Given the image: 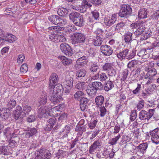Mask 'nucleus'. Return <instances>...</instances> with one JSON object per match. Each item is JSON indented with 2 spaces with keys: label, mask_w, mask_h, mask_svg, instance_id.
<instances>
[{
  "label": "nucleus",
  "mask_w": 159,
  "mask_h": 159,
  "mask_svg": "<svg viewBox=\"0 0 159 159\" xmlns=\"http://www.w3.org/2000/svg\"><path fill=\"white\" fill-rule=\"evenodd\" d=\"M69 18L76 25L82 27L84 25V22L83 16L80 13L77 12H73L69 15Z\"/></svg>",
  "instance_id": "f257e3e1"
},
{
  "label": "nucleus",
  "mask_w": 159,
  "mask_h": 159,
  "mask_svg": "<svg viewBox=\"0 0 159 159\" xmlns=\"http://www.w3.org/2000/svg\"><path fill=\"white\" fill-rule=\"evenodd\" d=\"M136 54V50H133L132 51L129 48H124L117 54V57L122 61L124 59L129 60L135 56Z\"/></svg>",
  "instance_id": "f03ea898"
},
{
  "label": "nucleus",
  "mask_w": 159,
  "mask_h": 159,
  "mask_svg": "<svg viewBox=\"0 0 159 159\" xmlns=\"http://www.w3.org/2000/svg\"><path fill=\"white\" fill-rule=\"evenodd\" d=\"M132 9L129 5H122L121 6L118 15L121 17L127 18L131 15Z\"/></svg>",
  "instance_id": "7ed1b4c3"
},
{
  "label": "nucleus",
  "mask_w": 159,
  "mask_h": 159,
  "mask_svg": "<svg viewBox=\"0 0 159 159\" xmlns=\"http://www.w3.org/2000/svg\"><path fill=\"white\" fill-rule=\"evenodd\" d=\"M86 37L84 34L81 33H75L72 39V43L75 44L85 42Z\"/></svg>",
  "instance_id": "20e7f679"
},
{
  "label": "nucleus",
  "mask_w": 159,
  "mask_h": 159,
  "mask_svg": "<svg viewBox=\"0 0 159 159\" xmlns=\"http://www.w3.org/2000/svg\"><path fill=\"white\" fill-rule=\"evenodd\" d=\"M155 109H149L147 111L142 110L139 114V118L141 120H149L154 114Z\"/></svg>",
  "instance_id": "39448f33"
},
{
  "label": "nucleus",
  "mask_w": 159,
  "mask_h": 159,
  "mask_svg": "<svg viewBox=\"0 0 159 159\" xmlns=\"http://www.w3.org/2000/svg\"><path fill=\"white\" fill-rule=\"evenodd\" d=\"M60 48L61 51L65 55L71 56L73 54V50L71 47L67 44L64 43H61Z\"/></svg>",
  "instance_id": "423d86ee"
},
{
  "label": "nucleus",
  "mask_w": 159,
  "mask_h": 159,
  "mask_svg": "<svg viewBox=\"0 0 159 159\" xmlns=\"http://www.w3.org/2000/svg\"><path fill=\"white\" fill-rule=\"evenodd\" d=\"M99 78L101 81H103L108 78V77L106 74L104 72H102L100 74L98 73L94 75H90L88 81L92 82L93 80H97Z\"/></svg>",
  "instance_id": "0eeeda50"
},
{
  "label": "nucleus",
  "mask_w": 159,
  "mask_h": 159,
  "mask_svg": "<svg viewBox=\"0 0 159 159\" xmlns=\"http://www.w3.org/2000/svg\"><path fill=\"white\" fill-rule=\"evenodd\" d=\"M116 15L113 14L111 17L107 16L104 19V23L107 26H110L113 24L116 20Z\"/></svg>",
  "instance_id": "6e6552de"
},
{
  "label": "nucleus",
  "mask_w": 159,
  "mask_h": 159,
  "mask_svg": "<svg viewBox=\"0 0 159 159\" xmlns=\"http://www.w3.org/2000/svg\"><path fill=\"white\" fill-rule=\"evenodd\" d=\"M84 53L85 56H83L82 57L79 58L77 60L78 61H81L84 60H87L88 57H93L95 54L94 50L91 48H90L88 50L84 51Z\"/></svg>",
  "instance_id": "1a4fd4ad"
},
{
  "label": "nucleus",
  "mask_w": 159,
  "mask_h": 159,
  "mask_svg": "<svg viewBox=\"0 0 159 159\" xmlns=\"http://www.w3.org/2000/svg\"><path fill=\"white\" fill-rule=\"evenodd\" d=\"M100 50L102 53L106 56H110L113 52L111 48L107 45H103L101 46Z\"/></svg>",
  "instance_id": "9d476101"
},
{
  "label": "nucleus",
  "mask_w": 159,
  "mask_h": 159,
  "mask_svg": "<svg viewBox=\"0 0 159 159\" xmlns=\"http://www.w3.org/2000/svg\"><path fill=\"white\" fill-rule=\"evenodd\" d=\"M102 143L101 141L98 140L95 141L93 143L90 147L89 149V152L90 154H93L101 146Z\"/></svg>",
  "instance_id": "9b49d317"
},
{
  "label": "nucleus",
  "mask_w": 159,
  "mask_h": 159,
  "mask_svg": "<svg viewBox=\"0 0 159 159\" xmlns=\"http://www.w3.org/2000/svg\"><path fill=\"white\" fill-rule=\"evenodd\" d=\"M62 88V85L61 84H58V85L55 84L53 87L49 88V94H53V93L58 94L61 92Z\"/></svg>",
  "instance_id": "f8f14e48"
},
{
  "label": "nucleus",
  "mask_w": 159,
  "mask_h": 159,
  "mask_svg": "<svg viewBox=\"0 0 159 159\" xmlns=\"http://www.w3.org/2000/svg\"><path fill=\"white\" fill-rule=\"evenodd\" d=\"M58 79L57 75L55 73H52L49 78V88L53 87L57 83Z\"/></svg>",
  "instance_id": "ddd939ff"
},
{
  "label": "nucleus",
  "mask_w": 159,
  "mask_h": 159,
  "mask_svg": "<svg viewBox=\"0 0 159 159\" xmlns=\"http://www.w3.org/2000/svg\"><path fill=\"white\" fill-rule=\"evenodd\" d=\"M89 99L86 98L81 97L80 100V106L81 111H84L87 107Z\"/></svg>",
  "instance_id": "4468645a"
},
{
  "label": "nucleus",
  "mask_w": 159,
  "mask_h": 159,
  "mask_svg": "<svg viewBox=\"0 0 159 159\" xmlns=\"http://www.w3.org/2000/svg\"><path fill=\"white\" fill-rule=\"evenodd\" d=\"M49 94L51 97L50 100L54 104L60 102L61 100V96L60 94L56 93Z\"/></svg>",
  "instance_id": "2eb2a0df"
},
{
  "label": "nucleus",
  "mask_w": 159,
  "mask_h": 159,
  "mask_svg": "<svg viewBox=\"0 0 159 159\" xmlns=\"http://www.w3.org/2000/svg\"><path fill=\"white\" fill-rule=\"evenodd\" d=\"M137 28V29L134 33V34L136 36H138L139 35H141L145 29L144 23H138Z\"/></svg>",
  "instance_id": "dca6fc26"
},
{
  "label": "nucleus",
  "mask_w": 159,
  "mask_h": 159,
  "mask_svg": "<svg viewBox=\"0 0 159 159\" xmlns=\"http://www.w3.org/2000/svg\"><path fill=\"white\" fill-rule=\"evenodd\" d=\"M90 86L94 88L97 91H101L103 89V85L100 82L94 81L90 84Z\"/></svg>",
  "instance_id": "f3484780"
},
{
  "label": "nucleus",
  "mask_w": 159,
  "mask_h": 159,
  "mask_svg": "<svg viewBox=\"0 0 159 159\" xmlns=\"http://www.w3.org/2000/svg\"><path fill=\"white\" fill-rule=\"evenodd\" d=\"M157 74V71L155 68H153L148 70L144 76V78L149 79V78H153Z\"/></svg>",
  "instance_id": "a211bd4d"
},
{
  "label": "nucleus",
  "mask_w": 159,
  "mask_h": 159,
  "mask_svg": "<svg viewBox=\"0 0 159 159\" xmlns=\"http://www.w3.org/2000/svg\"><path fill=\"white\" fill-rule=\"evenodd\" d=\"M99 69V66L97 63H94L91 64L89 67V70L90 75L95 74Z\"/></svg>",
  "instance_id": "6ab92c4d"
},
{
  "label": "nucleus",
  "mask_w": 159,
  "mask_h": 159,
  "mask_svg": "<svg viewBox=\"0 0 159 159\" xmlns=\"http://www.w3.org/2000/svg\"><path fill=\"white\" fill-rule=\"evenodd\" d=\"M48 108L46 107L39 108L38 110V116L40 118H42L44 116L48 111Z\"/></svg>",
  "instance_id": "aec40b11"
},
{
  "label": "nucleus",
  "mask_w": 159,
  "mask_h": 159,
  "mask_svg": "<svg viewBox=\"0 0 159 159\" xmlns=\"http://www.w3.org/2000/svg\"><path fill=\"white\" fill-rule=\"evenodd\" d=\"M114 87V85L111 81H107L103 85V89L105 91H108L111 90Z\"/></svg>",
  "instance_id": "412c9836"
},
{
  "label": "nucleus",
  "mask_w": 159,
  "mask_h": 159,
  "mask_svg": "<svg viewBox=\"0 0 159 159\" xmlns=\"http://www.w3.org/2000/svg\"><path fill=\"white\" fill-rule=\"evenodd\" d=\"M104 100V96L101 95L97 96L95 98V103L98 106L102 105Z\"/></svg>",
  "instance_id": "4be33fe9"
},
{
  "label": "nucleus",
  "mask_w": 159,
  "mask_h": 159,
  "mask_svg": "<svg viewBox=\"0 0 159 159\" xmlns=\"http://www.w3.org/2000/svg\"><path fill=\"white\" fill-rule=\"evenodd\" d=\"M132 34L129 32H126L124 35V40L126 43H130L132 40Z\"/></svg>",
  "instance_id": "5701e85b"
},
{
  "label": "nucleus",
  "mask_w": 159,
  "mask_h": 159,
  "mask_svg": "<svg viewBox=\"0 0 159 159\" xmlns=\"http://www.w3.org/2000/svg\"><path fill=\"white\" fill-rule=\"evenodd\" d=\"M16 39V37L11 34H6L5 40L10 43H12L15 41Z\"/></svg>",
  "instance_id": "b1692460"
},
{
  "label": "nucleus",
  "mask_w": 159,
  "mask_h": 159,
  "mask_svg": "<svg viewBox=\"0 0 159 159\" xmlns=\"http://www.w3.org/2000/svg\"><path fill=\"white\" fill-rule=\"evenodd\" d=\"M57 12L60 16H65L68 14V11L66 8L62 7L58 9Z\"/></svg>",
  "instance_id": "393cba45"
},
{
  "label": "nucleus",
  "mask_w": 159,
  "mask_h": 159,
  "mask_svg": "<svg viewBox=\"0 0 159 159\" xmlns=\"http://www.w3.org/2000/svg\"><path fill=\"white\" fill-rule=\"evenodd\" d=\"M125 26V24L123 22H121L117 24L116 27L114 26L112 27L115 28V31L118 32L119 30H122L123 29Z\"/></svg>",
  "instance_id": "a878e982"
},
{
  "label": "nucleus",
  "mask_w": 159,
  "mask_h": 159,
  "mask_svg": "<svg viewBox=\"0 0 159 159\" xmlns=\"http://www.w3.org/2000/svg\"><path fill=\"white\" fill-rule=\"evenodd\" d=\"M103 41L102 38L99 36H97L96 38L93 40V44L95 46H98L101 45Z\"/></svg>",
  "instance_id": "bb28decb"
},
{
  "label": "nucleus",
  "mask_w": 159,
  "mask_h": 159,
  "mask_svg": "<svg viewBox=\"0 0 159 159\" xmlns=\"http://www.w3.org/2000/svg\"><path fill=\"white\" fill-rule=\"evenodd\" d=\"M0 152L2 154L6 155L9 154V148L7 146L3 145L0 147Z\"/></svg>",
  "instance_id": "cd10ccee"
},
{
  "label": "nucleus",
  "mask_w": 159,
  "mask_h": 159,
  "mask_svg": "<svg viewBox=\"0 0 159 159\" xmlns=\"http://www.w3.org/2000/svg\"><path fill=\"white\" fill-rule=\"evenodd\" d=\"M90 89H87L86 91L87 94L90 96H93L96 93L97 90L93 88L90 86V84L89 85Z\"/></svg>",
  "instance_id": "c85d7f7f"
},
{
  "label": "nucleus",
  "mask_w": 159,
  "mask_h": 159,
  "mask_svg": "<svg viewBox=\"0 0 159 159\" xmlns=\"http://www.w3.org/2000/svg\"><path fill=\"white\" fill-rule=\"evenodd\" d=\"M37 132V129L36 128H30V129L28 130L26 134V137L28 138H30L35 134Z\"/></svg>",
  "instance_id": "c756f323"
},
{
  "label": "nucleus",
  "mask_w": 159,
  "mask_h": 159,
  "mask_svg": "<svg viewBox=\"0 0 159 159\" xmlns=\"http://www.w3.org/2000/svg\"><path fill=\"white\" fill-rule=\"evenodd\" d=\"M147 12L144 8L141 9L139 11L138 16L141 18H145L147 17Z\"/></svg>",
  "instance_id": "7c9ffc66"
},
{
  "label": "nucleus",
  "mask_w": 159,
  "mask_h": 159,
  "mask_svg": "<svg viewBox=\"0 0 159 159\" xmlns=\"http://www.w3.org/2000/svg\"><path fill=\"white\" fill-rule=\"evenodd\" d=\"M86 74V71L84 69L79 70L76 73V76L79 78L84 77Z\"/></svg>",
  "instance_id": "2f4dec72"
},
{
  "label": "nucleus",
  "mask_w": 159,
  "mask_h": 159,
  "mask_svg": "<svg viewBox=\"0 0 159 159\" xmlns=\"http://www.w3.org/2000/svg\"><path fill=\"white\" fill-rule=\"evenodd\" d=\"M47 95L46 94L42 95L39 100V104L43 105L45 104L47 102Z\"/></svg>",
  "instance_id": "473e14b6"
},
{
  "label": "nucleus",
  "mask_w": 159,
  "mask_h": 159,
  "mask_svg": "<svg viewBox=\"0 0 159 159\" xmlns=\"http://www.w3.org/2000/svg\"><path fill=\"white\" fill-rule=\"evenodd\" d=\"M16 111L17 113L16 115L15 116V119L17 120L19 119L20 116V114L21 113L23 112V109H22L21 106H18L16 108Z\"/></svg>",
  "instance_id": "72a5a7b5"
},
{
  "label": "nucleus",
  "mask_w": 159,
  "mask_h": 159,
  "mask_svg": "<svg viewBox=\"0 0 159 159\" xmlns=\"http://www.w3.org/2000/svg\"><path fill=\"white\" fill-rule=\"evenodd\" d=\"M66 20L65 19H62L59 16L58 17L56 25L59 26H63L66 24Z\"/></svg>",
  "instance_id": "f704fd0d"
},
{
  "label": "nucleus",
  "mask_w": 159,
  "mask_h": 159,
  "mask_svg": "<svg viewBox=\"0 0 159 159\" xmlns=\"http://www.w3.org/2000/svg\"><path fill=\"white\" fill-rule=\"evenodd\" d=\"M15 100L12 98H11L7 104V107L8 109H12L16 105Z\"/></svg>",
  "instance_id": "c9c22d12"
},
{
  "label": "nucleus",
  "mask_w": 159,
  "mask_h": 159,
  "mask_svg": "<svg viewBox=\"0 0 159 159\" xmlns=\"http://www.w3.org/2000/svg\"><path fill=\"white\" fill-rule=\"evenodd\" d=\"M73 82V80L72 78L70 77L67 78L65 82V86L67 87H70V88H72Z\"/></svg>",
  "instance_id": "e433bc0d"
},
{
  "label": "nucleus",
  "mask_w": 159,
  "mask_h": 159,
  "mask_svg": "<svg viewBox=\"0 0 159 159\" xmlns=\"http://www.w3.org/2000/svg\"><path fill=\"white\" fill-rule=\"evenodd\" d=\"M61 60L62 61V62L64 65H68L72 62L71 60L67 58L65 56H62L60 57Z\"/></svg>",
  "instance_id": "4c0bfd02"
},
{
  "label": "nucleus",
  "mask_w": 159,
  "mask_h": 159,
  "mask_svg": "<svg viewBox=\"0 0 159 159\" xmlns=\"http://www.w3.org/2000/svg\"><path fill=\"white\" fill-rule=\"evenodd\" d=\"M84 95V93L81 91L76 92L74 95L75 99L77 101L80 100L81 97Z\"/></svg>",
  "instance_id": "58836bf2"
},
{
  "label": "nucleus",
  "mask_w": 159,
  "mask_h": 159,
  "mask_svg": "<svg viewBox=\"0 0 159 159\" xmlns=\"http://www.w3.org/2000/svg\"><path fill=\"white\" fill-rule=\"evenodd\" d=\"M85 87V83L84 82H79L75 85V88L80 91L84 90Z\"/></svg>",
  "instance_id": "ea45409f"
},
{
  "label": "nucleus",
  "mask_w": 159,
  "mask_h": 159,
  "mask_svg": "<svg viewBox=\"0 0 159 159\" xmlns=\"http://www.w3.org/2000/svg\"><path fill=\"white\" fill-rule=\"evenodd\" d=\"M32 110L31 107L27 105H25L23 107V112L25 115H28Z\"/></svg>",
  "instance_id": "a19ab883"
},
{
  "label": "nucleus",
  "mask_w": 159,
  "mask_h": 159,
  "mask_svg": "<svg viewBox=\"0 0 159 159\" xmlns=\"http://www.w3.org/2000/svg\"><path fill=\"white\" fill-rule=\"evenodd\" d=\"M120 137V134H119L115 138L110 139L109 142L108 143L112 145H115Z\"/></svg>",
  "instance_id": "79ce46f5"
},
{
  "label": "nucleus",
  "mask_w": 159,
  "mask_h": 159,
  "mask_svg": "<svg viewBox=\"0 0 159 159\" xmlns=\"http://www.w3.org/2000/svg\"><path fill=\"white\" fill-rule=\"evenodd\" d=\"M58 16L53 15L49 16L48 19L52 23L55 25Z\"/></svg>",
  "instance_id": "37998d69"
},
{
  "label": "nucleus",
  "mask_w": 159,
  "mask_h": 159,
  "mask_svg": "<svg viewBox=\"0 0 159 159\" xmlns=\"http://www.w3.org/2000/svg\"><path fill=\"white\" fill-rule=\"evenodd\" d=\"M113 67L111 63H107L103 66L102 68L103 70L108 71Z\"/></svg>",
  "instance_id": "c03bdc74"
},
{
  "label": "nucleus",
  "mask_w": 159,
  "mask_h": 159,
  "mask_svg": "<svg viewBox=\"0 0 159 159\" xmlns=\"http://www.w3.org/2000/svg\"><path fill=\"white\" fill-rule=\"evenodd\" d=\"M59 37L58 34H51L49 36V39L52 41L58 42V39Z\"/></svg>",
  "instance_id": "a18cd8bd"
},
{
  "label": "nucleus",
  "mask_w": 159,
  "mask_h": 159,
  "mask_svg": "<svg viewBox=\"0 0 159 159\" xmlns=\"http://www.w3.org/2000/svg\"><path fill=\"white\" fill-rule=\"evenodd\" d=\"M148 147V144L147 143H143L140 144L137 147V148L141 149L146 152Z\"/></svg>",
  "instance_id": "49530a36"
},
{
  "label": "nucleus",
  "mask_w": 159,
  "mask_h": 159,
  "mask_svg": "<svg viewBox=\"0 0 159 159\" xmlns=\"http://www.w3.org/2000/svg\"><path fill=\"white\" fill-rule=\"evenodd\" d=\"M28 70L27 65L26 64L22 65L20 68V70L21 73L25 74L26 73Z\"/></svg>",
  "instance_id": "de8ad7c7"
},
{
  "label": "nucleus",
  "mask_w": 159,
  "mask_h": 159,
  "mask_svg": "<svg viewBox=\"0 0 159 159\" xmlns=\"http://www.w3.org/2000/svg\"><path fill=\"white\" fill-rule=\"evenodd\" d=\"M138 64V61L137 60H133L129 61L127 64L128 67L131 68L134 67Z\"/></svg>",
  "instance_id": "09e8293b"
},
{
  "label": "nucleus",
  "mask_w": 159,
  "mask_h": 159,
  "mask_svg": "<svg viewBox=\"0 0 159 159\" xmlns=\"http://www.w3.org/2000/svg\"><path fill=\"white\" fill-rule=\"evenodd\" d=\"M72 88L65 86V88L64 89V91L62 92V95L63 96L66 97V95L70 93L71 89Z\"/></svg>",
  "instance_id": "8fccbe9b"
},
{
  "label": "nucleus",
  "mask_w": 159,
  "mask_h": 159,
  "mask_svg": "<svg viewBox=\"0 0 159 159\" xmlns=\"http://www.w3.org/2000/svg\"><path fill=\"white\" fill-rule=\"evenodd\" d=\"M116 74V71L113 67L108 71V75L109 76H115Z\"/></svg>",
  "instance_id": "3c124183"
},
{
  "label": "nucleus",
  "mask_w": 159,
  "mask_h": 159,
  "mask_svg": "<svg viewBox=\"0 0 159 159\" xmlns=\"http://www.w3.org/2000/svg\"><path fill=\"white\" fill-rule=\"evenodd\" d=\"M51 154L49 151L46 150L44 155L42 157V159H48L51 157Z\"/></svg>",
  "instance_id": "603ef678"
},
{
  "label": "nucleus",
  "mask_w": 159,
  "mask_h": 159,
  "mask_svg": "<svg viewBox=\"0 0 159 159\" xmlns=\"http://www.w3.org/2000/svg\"><path fill=\"white\" fill-rule=\"evenodd\" d=\"M151 139L152 142L156 144H159V136L158 135L151 137Z\"/></svg>",
  "instance_id": "864d4df0"
},
{
  "label": "nucleus",
  "mask_w": 159,
  "mask_h": 159,
  "mask_svg": "<svg viewBox=\"0 0 159 159\" xmlns=\"http://www.w3.org/2000/svg\"><path fill=\"white\" fill-rule=\"evenodd\" d=\"M46 150L45 149L41 148L37 151V152H39V154H38V155L40 157L42 158V157L43 156Z\"/></svg>",
  "instance_id": "5fc2aeb1"
},
{
  "label": "nucleus",
  "mask_w": 159,
  "mask_h": 159,
  "mask_svg": "<svg viewBox=\"0 0 159 159\" xmlns=\"http://www.w3.org/2000/svg\"><path fill=\"white\" fill-rule=\"evenodd\" d=\"M46 150L45 149L41 148L37 151V152H39V154H38V155L40 157L42 158V157L43 156Z\"/></svg>",
  "instance_id": "6e6d98bb"
},
{
  "label": "nucleus",
  "mask_w": 159,
  "mask_h": 159,
  "mask_svg": "<svg viewBox=\"0 0 159 159\" xmlns=\"http://www.w3.org/2000/svg\"><path fill=\"white\" fill-rule=\"evenodd\" d=\"M128 74V70L127 69H125L122 73V76L121 78V80H123V81L125 80L127 77Z\"/></svg>",
  "instance_id": "4d7b16f0"
},
{
  "label": "nucleus",
  "mask_w": 159,
  "mask_h": 159,
  "mask_svg": "<svg viewBox=\"0 0 159 159\" xmlns=\"http://www.w3.org/2000/svg\"><path fill=\"white\" fill-rule=\"evenodd\" d=\"M97 122V121L96 120H92L89 124V128L90 129H93L95 128Z\"/></svg>",
  "instance_id": "13d9d810"
},
{
  "label": "nucleus",
  "mask_w": 159,
  "mask_h": 159,
  "mask_svg": "<svg viewBox=\"0 0 159 159\" xmlns=\"http://www.w3.org/2000/svg\"><path fill=\"white\" fill-rule=\"evenodd\" d=\"M94 33L97 36L98 35H99L100 36L102 35L103 34H104V31L102 29L98 28L94 32Z\"/></svg>",
  "instance_id": "bf43d9fd"
},
{
  "label": "nucleus",
  "mask_w": 159,
  "mask_h": 159,
  "mask_svg": "<svg viewBox=\"0 0 159 159\" xmlns=\"http://www.w3.org/2000/svg\"><path fill=\"white\" fill-rule=\"evenodd\" d=\"M59 37L58 39V42H64L66 40V38L63 34H58Z\"/></svg>",
  "instance_id": "052dcab7"
},
{
  "label": "nucleus",
  "mask_w": 159,
  "mask_h": 159,
  "mask_svg": "<svg viewBox=\"0 0 159 159\" xmlns=\"http://www.w3.org/2000/svg\"><path fill=\"white\" fill-rule=\"evenodd\" d=\"M144 101L143 100H141L138 103L137 106V108L139 110H140L141 108H142L144 106Z\"/></svg>",
  "instance_id": "680f3d73"
},
{
  "label": "nucleus",
  "mask_w": 159,
  "mask_h": 159,
  "mask_svg": "<svg viewBox=\"0 0 159 159\" xmlns=\"http://www.w3.org/2000/svg\"><path fill=\"white\" fill-rule=\"evenodd\" d=\"M56 120H57L55 118H51L49 119L48 120L49 124L52 125L53 127V126L55 125Z\"/></svg>",
  "instance_id": "e2e57ef3"
},
{
  "label": "nucleus",
  "mask_w": 159,
  "mask_h": 159,
  "mask_svg": "<svg viewBox=\"0 0 159 159\" xmlns=\"http://www.w3.org/2000/svg\"><path fill=\"white\" fill-rule=\"evenodd\" d=\"M25 57L24 55L21 54L19 55L17 59V61L18 63H21L25 59Z\"/></svg>",
  "instance_id": "0e129e2a"
},
{
  "label": "nucleus",
  "mask_w": 159,
  "mask_h": 159,
  "mask_svg": "<svg viewBox=\"0 0 159 159\" xmlns=\"http://www.w3.org/2000/svg\"><path fill=\"white\" fill-rule=\"evenodd\" d=\"M93 17L94 18L97 20L99 17V13L97 11L95 10L92 12Z\"/></svg>",
  "instance_id": "69168bd1"
},
{
  "label": "nucleus",
  "mask_w": 159,
  "mask_h": 159,
  "mask_svg": "<svg viewBox=\"0 0 159 159\" xmlns=\"http://www.w3.org/2000/svg\"><path fill=\"white\" fill-rule=\"evenodd\" d=\"M100 116L101 117L104 116L106 113V109L104 107H100Z\"/></svg>",
  "instance_id": "338daca9"
},
{
  "label": "nucleus",
  "mask_w": 159,
  "mask_h": 159,
  "mask_svg": "<svg viewBox=\"0 0 159 159\" xmlns=\"http://www.w3.org/2000/svg\"><path fill=\"white\" fill-rule=\"evenodd\" d=\"M146 49H143L139 51L137 54V55L139 57H143L144 55H146Z\"/></svg>",
  "instance_id": "774afa93"
}]
</instances>
